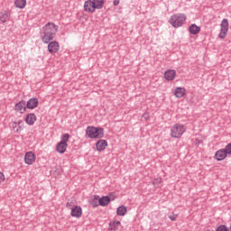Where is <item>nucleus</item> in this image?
Instances as JSON below:
<instances>
[{"label":"nucleus","instance_id":"nucleus-1","mask_svg":"<svg viewBox=\"0 0 231 231\" xmlns=\"http://www.w3.org/2000/svg\"><path fill=\"white\" fill-rule=\"evenodd\" d=\"M59 30V26L55 25V23H49L42 28V41L44 44H48L51 41L55 39V35H57V32Z\"/></svg>","mask_w":231,"mask_h":231},{"label":"nucleus","instance_id":"nucleus-2","mask_svg":"<svg viewBox=\"0 0 231 231\" xmlns=\"http://www.w3.org/2000/svg\"><path fill=\"white\" fill-rule=\"evenodd\" d=\"M104 0H87L84 3V10L88 14H95L96 10L104 8Z\"/></svg>","mask_w":231,"mask_h":231},{"label":"nucleus","instance_id":"nucleus-3","mask_svg":"<svg viewBox=\"0 0 231 231\" xmlns=\"http://www.w3.org/2000/svg\"><path fill=\"white\" fill-rule=\"evenodd\" d=\"M187 21V14L177 13L170 17L169 23L173 28H181Z\"/></svg>","mask_w":231,"mask_h":231},{"label":"nucleus","instance_id":"nucleus-4","mask_svg":"<svg viewBox=\"0 0 231 231\" xmlns=\"http://www.w3.org/2000/svg\"><path fill=\"white\" fill-rule=\"evenodd\" d=\"M87 136L91 139L104 138V128L88 126L86 130Z\"/></svg>","mask_w":231,"mask_h":231},{"label":"nucleus","instance_id":"nucleus-5","mask_svg":"<svg viewBox=\"0 0 231 231\" xmlns=\"http://www.w3.org/2000/svg\"><path fill=\"white\" fill-rule=\"evenodd\" d=\"M68 142H69V134H62L61 141L56 145L57 152L64 154L66 152V149H68Z\"/></svg>","mask_w":231,"mask_h":231},{"label":"nucleus","instance_id":"nucleus-6","mask_svg":"<svg viewBox=\"0 0 231 231\" xmlns=\"http://www.w3.org/2000/svg\"><path fill=\"white\" fill-rule=\"evenodd\" d=\"M183 133H185V126L183 125L175 124L171 129V137L181 138Z\"/></svg>","mask_w":231,"mask_h":231},{"label":"nucleus","instance_id":"nucleus-7","mask_svg":"<svg viewBox=\"0 0 231 231\" xmlns=\"http://www.w3.org/2000/svg\"><path fill=\"white\" fill-rule=\"evenodd\" d=\"M228 26H230L228 19L224 18L220 23V32L218 34L219 39H226V35L228 34Z\"/></svg>","mask_w":231,"mask_h":231},{"label":"nucleus","instance_id":"nucleus-8","mask_svg":"<svg viewBox=\"0 0 231 231\" xmlns=\"http://www.w3.org/2000/svg\"><path fill=\"white\" fill-rule=\"evenodd\" d=\"M115 199H116L115 192H110L107 196L99 197V207H107Z\"/></svg>","mask_w":231,"mask_h":231},{"label":"nucleus","instance_id":"nucleus-9","mask_svg":"<svg viewBox=\"0 0 231 231\" xmlns=\"http://www.w3.org/2000/svg\"><path fill=\"white\" fill-rule=\"evenodd\" d=\"M26 101L25 100H21L18 103L15 104L14 106V111L17 113H20V115H23L26 113Z\"/></svg>","mask_w":231,"mask_h":231},{"label":"nucleus","instance_id":"nucleus-10","mask_svg":"<svg viewBox=\"0 0 231 231\" xmlns=\"http://www.w3.org/2000/svg\"><path fill=\"white\" fill-rule=\"evenodd\" d=\"M226 156H228V155H227L226 152L225 151V149H220L216 152L214 158L217 162H222V160H225V158H226Z\"/></svg>","mask_w":231,"mask_h":231},{"label":"nucleus","instance_id":"nucleus-11","mask_svg":"<svg viewBox=\"0 0 231 231\" xmlns=\"http://www.w3.org/2000/svg\"><path fill=\"white\" fill-rule=\"evenodd\" d=\"M60 46L59 45L58 42H51L48 44V51L50 53H57V51H59Z\"/></svg>","mask_w":231,"mask_h":231},{"label":"nucleus","instance_id":"nucleus-12","mask_svg":"<svg viewBox=\"0 0 231 231\" xmlns=\"http://www.w3.org/2000/svg\"><path fill=\"white\" fill-rule=\"evenodd\" d=\"M24 162L27 165H32L35 162V153L27 152L24 156Z\"/></svg>","mask_w":231,"mask_h":231},{"label":"nucleus","instance_id":"nucleus-13","mask_svg":"<svg viewBox=\"0 0 231 231\" xmlns=\"http://www.w3.org/2000/svg\"><path fill=\"white\" fill-rule=\"evenodd\" d=\"M27 109H35L39 106V99L37 97H32L25 104Z\"/></svg>","mask_w":231,"mask_h":231},{"label":"nucleus","instance_id":"nucleus-14","mask_svg":"<svg viewBox=\"0 0 231 231\" xmlns=\"http://www.w3.org/2000/svg\"><path fill=\"white\" fill-rule=\"evenodd\" d=\"M106 147H107V141L104 139H100L96 143L97 151L101 152V151H106Z\"/></svg>","mask_w":231,"mask_h":231},{"label":"nucleus","instance_id":"nucleus-15","mask_svg":"<svg viewBox=\"0 0 231 231\" xmlns=\"http://www.w3.org/2000/svg\"><path fill=\"white\" fill-rule=\"evenodd\" d=\"M70 216L72 217H82V208L80 206H75L71 208Z\"/></svg>","mask_w":231,"mask_h":231},{"label":"nucleus","instance_id":"nucleus-16","mask_svg":"<svg viewBox=\"0 0 231 231\" xmlns=\"http://www.w3.org/2000/svg\"><path fill=\"white\" fill-rule=\"evenodd\" d=\"M35 122H37V116L35 114L31 113L25 116V124L28 125H33Z\"/></svg>","mask_w":231,"mask_h":231},{"label":"nucleus","instance_id":"nucleus-17","mask_svg":"<svg viewBox=\"0 0 231 231\" xmlns=\"http://www.w3.org/2000/svg\"><path fill=\"white\" fill-rule=\"evenodd\" d=\"M174 95L177 98H183L187 95V89L185 88L178 87L174 90Z\"/></svg>","mask_w":231,"mask_h":231},{"label":"nucleus","instance_id":"nucleus-18","mask_svg":"<svg viewBox=\"0 0 231 231\" xmlns=\"http://www.w3.org/2000/svg\"><path fill=\"white\" fill-rule=\"evenodd\" d=\"M164 79L166 80H172L173 79H176V70L174 69H169L164 72Z\"/></svg>","mask_w":231,"mask_h":231},{"label":"nucleus","instance_id":"nucleus-19","mask_svg":"<svg viewBox=\"0 0 231 231\" xmlns=\"http://www.w3.org/2000/svg\"><path fill=\"white\" fill-rule=\"evenodd\" d=\"M89 203L94 208H96L97 207H100V196L94 195L93 198L90 199Z\"/></svg>","mask_w":231,"mask_h":231},{"label":"nucleus","instance_id":"nucleus-20","mask_svg":"<svg viewBox=\"0 0 231 231\" xmlns=\"http://www.w3.org/2000/svg\"><path fill=\"white\" fill-rule=\"evenodd\" d=\"M199 32H201V28L196 25V23H193L189 26V33H191V35H198Z\"/></svg>","mask_w":231,"mask_h":231},{"label":"nucleus","instance_id":"nucleus-21","mask_svg":"<svg viewBox=\"0 0 231 231\" xmlns=\"http://www.w3.org/2000/svg\"><path fill=\"white\" fill-rule=\"evenodd\" d=\"M14 6L20 10H23V8H26V0H15Z\"/></svg>","mask_w":231,"mask_h":231},{"label":"nucleus","instance_id":"nucleus-22","mask_svg":"<svg viewBox=\"0 0 231 231\" xmlns=\"http://www.w3.org/2000/svg\"><path fill=\"white\" fill-rule=\"evenodd\" d=\"M116 214L118 216H125L127 214V207L122 205L119 208H117Z\"/></svg>","mask_w":231,"mask_h":231},{"label":"nucleus","instance_id":"nucleus-23","mask_svg":"<svg viewBox=\"0 0 231 231\" xmlns=\"http://www.w3.org/2000/svg\"><path fill=\"white\" fill-rule=\"evenodd\" d=\"M10 19V12H4L0 15V21L1 23H6Z\"/></svg>","mask_w":231,"mask_h":231},{"label":"nucleus","instance_id":"nucleus-24","mask_svg":"<svg viewBox=\"0 0 231 231\" xmlns=\"http://www.w3.org/2000/svg\"><path fill=\"white\" fill-rule=\"evenodd\" d=\"M120 225H121L120 221H112L109 223V226H110L109 228L110 230L116 231V230H118V226H120Z\"/></svg>","mask_w":231,"mask_h":231},{"label":"nucleus","instance_id":"nucleus-25","mask_svg":"<svg viewBox=\"0 0 231 231\" xmlns=\"http://www.w3.org/2000/svg\"><path fill=\"white\" fill-rule=\"evenodd\" d=\"M216 231H230L226 225H220L216 228Z\"/></svg>","mask_w":231,"mask_h":231},{"label":"nucleus","instance_id":"nucleus-26","mask_svg":"<svg viewBox=\"0 0 231 231\" xmlns=\"http://www.w3.org/2000/svg\"><path fill=\"white\" fill-rule=\"evenodd\" d=\"M224 151H226V153L228 155H231V143H229L225 148Z\"/></svg>","mask_w":231,"mask_h":231},{"label":"nucleus","instance_id":"nucleus-27","mask_svg":"<svg viewBox=\"0 0 231 231\" xmlns=\"http://www.w3.org/2000/svg\"><path fill=\"white\" fill-rule=\"evenodd\" d=\"M162 183V179H154L152 181L153 185H160Z\"/></svg>","mask_w":231,"mask_h":231},{"label":"nucleus","instance_id":"nucleus-28","mask_svg":"<svg viewBox=\"0 0 231 231\" xmlns=\"http://www.w3.org/2000/svg\"><path fill=\"white\" fill-rule=\"evenodd\" d=\"M178 218V215H170L169 216V219H171V221H176V219Z\"/></svg>","mask_w":231,"mask_h":231},{"label":"nucleus","instance_id":"nucleus-29","mask_svg":"<svg viewBox=\"0 0 231 231\" xmlns=\"http://www.w3.org/2000/svg\"><path fill=\"white\" fill-rule=\"evenodd\" d=\"M3 181H5V174L0 172V183H3Z\"/></svg>","mask_w":231,"mask_h":231},{"label":"nucleus","instance_id":"nucleus-30","mask_svg":"<svg viewBox=\"0 0 231 231\" xmlns=\"http://www.w3.org/2000/svg\"><path fill=\"white\" fill-rule=\"evenodd\" d=\"M19 129H23V120L18 121Z\"/></svg>","mask_w":231,"mask_h":231},{"label":"nucleus","instance_id":"nucleus-31","mask_svg":"<svg viewBox=\"0 0 231 231\" xmlns=\"http://www.w3.org/2000/svg\"><path fill=\"white\" fill-rule=\"evenodd\" d=\"M120 5V0H114V6H118Z\"/></svg>","mask_w":231,"mask_h":231},{"label":"nucleus","instance_id":"nucleus-32","mask_svg":"<svg viewBox=\"0 0 231 231\" xmlns=\"http://www.w3.org/2000/svg\"><path fill=\"white\" fill-rule=\"evenodd\" d=\"M17 125H18V123H17V122H15V121H14V122H13V127H14V128H15V127H17Z\"/></svg>","mask_w":231,"mask_h":231},{"label":"nucleus","instance_id":"nucleus-33","mask_svg":"<svg viewBox=\"0 0 231 231\" xmlns=\"http://www.w3.org/2000/svg\"><path fill=\"white\" fill-rule=\"evenodd\" d=\"M67 207H71V205L69 204V202L67 203Z\"/></svg>","mask_w":231,"mask_h":231},{"label":"nucleus","instance_id":"nucleus-34","mask_svg":"<svg viewBox=\"0 0 231 231\" xmlns=\"http://www.w3.org/2000/svg\"><path fill=\"white\" fill-rule=\"evenodd\" d=\"M16 133H19V129L16 130Z\"/></svg>","mask_w":231,"mask_h":231}]
</instances>
